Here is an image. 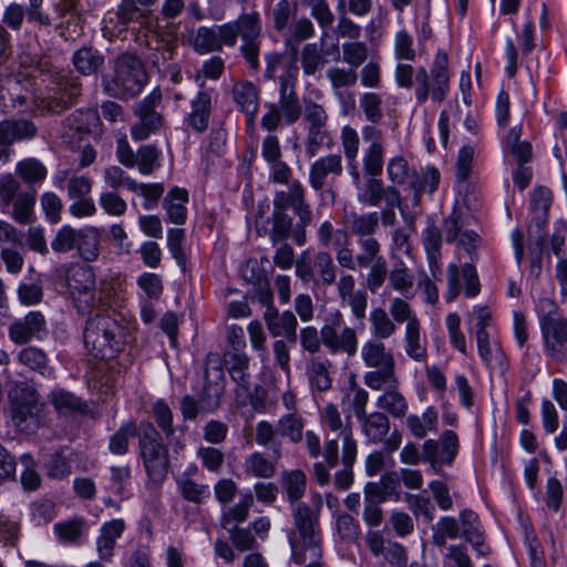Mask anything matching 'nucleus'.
I'll return each instance as SVG.
<instances>
[{
	"mask_svg": "<svg viewBox=\"0 0 567 567\" xmlns=\"http://www.w3.org/2000/svg\"><path fill=\"white\" fill-rule=\"evenodd\" d=\"M38 133L37 125L29 120H3L0 122V162L11 157V145L16 141L32 140Z\"/></svg>",
	"mask_w": 567,
	"mask_h": 567,
	"instance_id": "obj_17",
	"label": "nucleus"
},
{
	"mask_svg": "<svg viewBox=\"0 0 567 567\" xmlns=\"http://www.w3.org/2000/svg\"><path fill=\"white\" fill-rule=\"evenodd\" d=\"M540 330L547 355L561 361L566 355L567 318L564 316L549 318V320L540 323Z\"/></svg>",
	"mask_w": 567,
	"mask_h": 567,
	"instance_id": "obj_21",
	"label": "nucleus"
},
{
	"mask_svg": "<svg viewBox=\"0 0 567 567\" xmlns=\"http://www.w3.org/2000/svg\"><path fill=\"white\" fill-rule=\"evenodd\" d=\"M188 202V193L184 188L174 187L163 200V206L167 213V219L176 225H183L186 221L187 210L185 204Z\"/></svg>",
	"mask_w": 567,
	"mask_h": 567,
	"instance_id": "obj_34",
	"label": "nucleus"
},
{
	"mask_svg": "<svg viewBox=\"0 0 567 567\" xmlns=\"http://www.w3.org/2000/svg\"><path fill=\"white\" fill-rule=\"evenodd\" d=\"M72 63L80 74L90 76L103 69L105 58L97 49L82 47L73 53Z\"/></svg>",
	"mask_w": 567,
	"mask_h": 567,
	"instance_id": "obj_29",
	"label": "nucleus"
},
{
	"mask_svg": "<svg viewBox=\"0 0 567 567\" xmlns=\"http://www.w3.org/2000/svg\"><path fill=\"white\" fill-rule=\"evenodd\" d=\"M358 421L360 422L361 432L369 443L383 444L388 453H392L400 447L402 435L398 430L389 434L391 423L385 413L374 411Z\"/></svg>",
	"mask_w": 567,
	"mask_h": 567,
	"instance_id": "obj_13",
	"label": "nucleus"
},
{
	"mask_svg": "<svg viewBox=\"0 0 567 567\" xmlns=\"http://www.w3.org/2000/svg\"><path fill=\"white\" fill-rule=\"evenodd\" d=\"M359 254L357 255V262L359 269H367L378 259H384L381 252V244L374 237H365L358 239Z\"/></svg>",
	"mask_w": 567,
	"mask_h": 567,
	"instance_id": "obj_48",
	"label": "nucleus"
},
{
	"mask_svg": "<svg viewBox=\"0 0 567 567\" xmlns=\"http://www.w3.org/2000/svg\"><path fill=\"white\" fill-rule=\"evenodd\" d=\"M534 216L528 227V243L529 245H536L539 249L546 244V225L548 220V213L546 212H533Z\"/></svg>",
	"mask_w": 567,
	"mask_h": 567,
	"instance_id": "obj_63",
	"label": "nucleus"
},
{
	"mask_svg": "<svg viewBox=\"0 0 567 567\" xmlns=\"http://www.w3.org/2000/svg\"><path fill=\"white\" fill-rule=\"evenodd\" d=\"M161 102L162 94L158 90L153 91L140 102L136 109L140 121L131 130L132 137L135 141L146 140L163 125V116L156 110Z\"/></svg>",
	"mask_w": 567,
	"mask_h": 567,
	"instance_id": "obj_15",
	"label": "nucleus"
},
{
	"mask_svg": "<svg viewBox=\"0 0 567 567\" xmlns=\"http://www.w3.org/2000/svg\"><path fill=\"white\" fill-rule=\"evenodd\" d=\"M422 243L427 255L430 269L433 276H435L436 271L440 269L439 259L441 257L442 246L441 230L434 224L429 225L422 234Z\"/></svg>",
	"mask_w": 567,
	"mask_h": 567,
	"instance_id": "obj_39",
	"label": "nucleus"
},
{
	"mask_svg": "<svg viewBox=\"0 0 567 567\" xmlns=\"http://www.w3.org/2000/svg\"><path fill=\"white\" fill-rule=\"evenodd\" d=\"M404 350L409 358L423 362L427 358L425 340L421 337V323L404 328Z\"/></svg>",
	"mask_w": 567,
	"mask_h": 567,
	"instance_id": "obj_44",
	"label": "nucleus"
},
{
	"mask_svg": "<svg viewBox=\"0 0 567 567\" xmlns=\"http://www.w3.org/2000/svg\"><path fill=\"white\" fill-rule=\"evenodd\" d=\"M361 359L367 367L374 369L363 375V382L368 388L379 391L386 383H399L394 355L382 340L365 341L361 347Z\"/></svg>",
	"mask_w": 567,
	"mask_h": 567,
	"instance_id": "obj_6",
	"label": "nucleus"
},
{
	"mask_svg": "<svg viewBox=\"0 0 567 567\" xmlns=\"http://www.w3.org/2000/svg\"><path fill=\"white\" fill-rule=\"evenodd\" d=\"M296 276L313 291H323L336 284L338 266L327 250H319L312 257L303 252L296 260Z\"/></svg>",
	"mask_w": 567,
	"mask_h": 567,
	"instance_id": "obj_7",
	"label": "nucleus"
},
{
	"mask_svg": "<svg viewBox=\"0 0 567 567\" xmlns=\"http://www.w3.org/2000/svg\"><path fill=\"white\" fill-rule=\"evenodd\" d=\"M313 214L306 200V190L299 181H293L288 190L277 192L274 197V210L269 219L271 227L265 228L272 246H278L274 262L281 269H290L295 261V250L287 243L291 238L301 247L307 243V228Z\"/></svg>",
	"mask_w": 567,
	"mask_h": 567,
	"instance_id": "obj_1",
	"label": "nucleus"
},
{
	"mask_svg": "<svg viewBox=\"0 0 567 567\" xmlns=\"http://www.w3.org/2000/svg\"><path fill=\"white\" fill-rule=\"evenodd\" d=\"M390 315L394 322L404 323L405 327H413L420 322L411 306L402 298H394L390 305Z\"/></svg>",
	"mask_w": 567,
	"mask_h": 567,
	"instance_id": "obj_60",
	"label": "nucleus"
},
{
	"mask_svg": "<svg viewBox=\"0 0 567 567\" xmlns=\"http://www.w3.org/2000/svg\"><path fill=\"white\" fill-rule=\"evenodd\" d=\"M252 505V494L250 492L243 494L237 504L223 511L220 516V526L224 529H230L234 526H239V524L247 520Z\"/></svg>",
	"mask_w": 567,
	"mask_h": 567,
	"instance_id": "obj_35",
	"label": "nucleus"
},
{
	"mask_svg": "<svg viewBox=\"0 0 567 567\" xmlns=\"http://www.w3.org/2000/svg\"><path fill=\"white\" fill-rule=\"evenodd\" d=\"M368 58V47L364 42L353 41L342 44V59L355 70Z\"/></svg>",
	"mask_w": 567,
	"mask_h": 567,
	"instance_id": "obj_64",
	"label": "nucleus"
},
{
	"mask_svg": "<svg viewBox=\"0 0 567 567\" xmlns=\"http://www.w3.org/2000/svg\"><path fill=\"white\" fill-rule=\"evenodd\" d=\"M327 78L331 83L334 94L343 101L342 89L354 86L358 81V73L353 69L332 66L327 70Z\"/></svg>",
	"mask_w": 567,
	"mask_h": 567,
	"instance_id": "obj_46",
	"label": "nucleus"
},
{
	"mask_svg": "<svg viewBox=\"0 0 567 567\" xmlns=\"http://www.w3.org/2000/svg\"><path fill=\"white\" fill-rule=\"evenodd\" d=\"M371 332L375 340H384L392 337L396 331L393 319L390 318L384 308H373L369 317Z\"/></svg>",
	"mask_w": 567,
	"mask_h": 567,
	"instance_id": "obj_45",
	"label": "nucleus"
},
{
	"mask_svg": "<svg viewBox=\"0 0 567 567\" xmlns=\"http://www.w3.org/2000/svg\"><path fill=\"white\" fill-rule=\"evenodd\" d=\"M138 433L135 422L128 421L122 424L110 439L109 449L111 453L116 455L126 454L128 451V440L138 435Z\"/></svg>",
	"mask_w": 567,
	"mask_h": 567,
	"instance_id": "obj_51",
	"label": "nucleus"
},
{
	"mask_svg": "<svg viewBox=\"0 0 567 567\" xmlns=\"http://www.w3.org/2000/svg\"><path fill=\"white\" fill-rule=\"evenodd\" d=\"M277 107L287 125L297 123L303 111V101H300L296 92L295 82L286 76L280 78L279 102Z\"/></svg>",
	"mask_w": 567,
	"mask_h": 567,
	"instance_id": "obj_24",
	"label": "nucleus"
},
{
	"mask_svg": "<svg viewBox=\"0 0 567 567\" xmlns=\"http://www.w3.org/2000/svg\"><path fill=\"white\" fill-rule=\"evenodd\" d=\"M50 396L53 406L61 414H82L87 410V404L81 398L63 389L53 390Z\"/></svg>",
	"mask_w": 567,
	"mask_h": 567,
	"instance_id": "obj_38",
	"label": "nucleus"
},
{
	"mask_svg": "<svg viewBox=\"0 0 567 567\" xmlns=\"http://www.w3.org/2000/svg\"><path fill=\"white\" fill-rule=\"evenodd\" d=\"M147 80L142 60L135 54L123 53L114 62L113 76L104 78L103 89L110 96L128 100L143 91Z\"/></svg>",
	"mask_w": 567,
	"mask_h": 567,
	"instance_id": "obj_4",
	"label": "nucleus"
},
{
	"mask_svg": "<svg viewBox=\"0 0 567 567\" xmlns=\"http://www.w3.org/2000/svg\"><path fill=\"white\" fill-rule=\"evenodd\" d=\"M389 284L405 298L414 296V277L403 261L396 262L389 271Z\"/></svg>",
	"mask_w": 567,
	"mask_h": 567,
	"instance_id": "obj_41",
	"label": "nucleus"
},
{
	"mask_svg": "<svg viewBox=\"0 0 567 567\" xmlns=\"http://www.w3.org/2000/svg\"><path fill=\"white\" fill-rule=\"evenodd\" d=\"M68 288L78 311L89 315L93 310L112 307L115 292L113 287L102 281L96 287L95 274L91 267H79L68 277Z\"/></svg>",
	"mask_w": 567,
	"mask_h": 567,
	"instance_id": "obj_3",
	"label": "nucleus"
},
{
	"mask_svg": "<svg viewBox=\"0 0 567 567\" xmlns=\"http://www.w3.org/2000/svg\"><path fill=\"white\" fill-rule=\"evenodd\" d=\"M41 410L38 393L30 386L17 389L11 396L12 421L22 432L32 433L39 427Z\"/></svg>",
	"mask_w": 567,
	"mask_h": 567,
	"instance_id": "obj_12",
	"label": "nucleus"
},
{
	"mask_svg": "<svg viewBox=\"0 0 567 567\" xmlns=\"http://www.w3.org/2000/svg\"><path fill=\"white\" fill-rule=\"evenodd\" d=\"M389 386L377 400V406L383 413L394 419H402L406 415L409 403L406 398L398 390L399 383H386Z\"/></svg>",
	"mask_w": 567,
	"mask_h": 567,
	"instance_id": "obj_28",
	"label": "nucleus"
},
{
	"mask_svg": "<svg viewBox=\"0 0 567 567\" xmlns=\"http://www.w3.org/2000/svg\"><path fill=\"white\" fill-rule=\"evenodd\" d=\"M303 420L296 412L282 415L277 424V433L287 436L292 443H299L302 440Z\"/></svg>",
	"mask_w": 567,
	"mask_h": 567,
	"instance_id": "obj_50",
	"label": "nucleus"
},
{
	"mask_svg": "<svg viewBox=\"0 0 567 567\" xmlns=\"http://www.w3.org/2000/svg\"><path fill=\"white\" fill-rule=\"evenodd\" d=\"M478 353L482 360L491 368L497 369L501 373H505L508 367L507 358L499 344L492 347L489 336L476 339Z\"/></svg>",
	"mask_w": 567,
	"mask_h": 567,
	"instance_id": "obj_40",
	"label": "nucleus"
},
{
	"mask_svg": "<svg viewBox=\"0 0 567 567\" xmlns=\"http://www.w3.org/2000/svg\"><path fill=\"white\" fill-rule=\"evenodd\" d=\"M76 247L80 257L85 261H94L100 254L101 233L95 227L79 229Z\"/></svg>",
	"mask_w": 567,
	"mask_h": 567,
	"instance_id": "obj_36",
	"label": "nucleus"
},
{
	"mask_svg": "<svg viewBox=\"0 0 567 567\" xmlns=\"http://www.w3.org/2000/svg\"><path fill=\"white\" fill-rule=\"evenodd\" d=\"M340 320L337 319L330 323H326L321 328L322 344L332 353H346L354 355L358 348V336L353 328L344 327L341 331Z\"/></svg>",
	"mask_w": 567,
	"mask_h": 567,
	"instance_id": "obj_18",
	"label": "nucleus"
},
{
	"mask_svg": "<svg viewBox=\"0 0 567 567\" xmlns=\"http://www.w3.org/2000/svg\"><path fill=\"white\" fill-rule=\"evenodd\" d=\"M339 436L342 439V464L343 468L334 474L333 483L340 491L350 488L353 484L352 466L357 457V442L353 439L352 429H344Z\"/></svg>",
	"mask_w": 567,
	"mask_h": 567,
	"instance_id": "obj_22",
	"label": "nucleus"
},
{
	"mask_svg": "<svg viewBox=\"0 0 567 567\" xmlns=\"http://www.w3.org/2000/svg\"><path fill=\"white\" fill-rule=\"evenodd\" d=\"M281 485L288 501L296 504L305 495L307 476L301 470L285 471L281 474Z\"/></svg>",
	"mask_w": 567,
	"mask_h": 567,
	"instance_id": "obj_42",
	"label": "nucleus"
},
{
	"mask_svg": "<svg viewBox=\"0 0 567 567\" xmlns=\"http://www.w3.org/2000/svg\"><path fill=\"white\" fill-rule=\"evenodd\" d=\"M152 414L167 445L176 453L182 451L185 446L183 442L185 427L174 426V413L169 405L164 400H157L152 405Z\"/></svg>",
	"mask_w": 567,
	"mask_h": 567,
	"instance_id": "obj_20",
	"label": "nucleus"
},
{
	"mask_svg": "<svg viewBox=\"0 0 567 567\" xmlns=\"http://www.w3.org/2000/svg\"><path fill=\"white\" fill-rule=\"evenodd\" d=\"M302 121L307 131L306 154L315 157L329 137V115L323 105L310 97H303Z\"/></svg>",
	"mask_w": 567,
	"mask_h": 567,
	"instance_id": "obj_11",
	"label": "nucleus"
},
{
	"mask_svg": "<svg viewBox=\"0 0 567 567\" xmlns=\"http://www.w3.org/2000/svg\"><path fill=\"white\" fill-rule=\"evenodd\" d=\"M291 560L300 567H324L322 547L291 549Z\"/></svg>",
	"mask_w": 567,
	"mask_h": 567,
	"instance_id": "obj_61",
	"label": "nucleus"
},
{
	"mask_svg": "<svg viewBox=\"0 0 567 567\" xmlns=\"http://www.w3.org/2000/svg\"><path fill=\"white\" fill-rule=\"evenodd\" d=\"M140 455L148 477L161 483L167 475L169 445L162 442L158 430L151 423L142 425L138 433Z\"/></svg>",
	"mask_w": 567,
	"mask_h": 567,
	"instance_id": "obj_8",
	"label": "nucleus"
},
{
	"mask_svg": "<svg viewBox=\"0 0 567 567\" xmlns=\"http://www.w3.org/2000/svg\"><path fill=\"white\" fill-rule=\"evenodd\" d=\"M16 173L27 185L32 186L47 178L48 169L38 158L28 157L17 163Z\"/></svg>",
	"mask_w": 567,
	"mask_h": 567,
	"instance_id": "obj_43",
	"label": "nucleus"
},
{
	"mask_svg": "<svg viewBox=\"0 0 567 567\" xmlns=\"http://www.w3.org/2000/svg\"><path fill=\"white\" fill-rule=\"evenodd\" d=\"M360 107L365 118L373 124L379 123L383 117L382 97L378 93H363L360 97Z\"/></svg>",
	"mask_w": 567,
	"mask_h": 567,
	"instance_id": "obj_62",
	"label": "nucleus"
},
{
	"mask_svg": "<svg viewBox=\"0 0 567 567\" xmlns=\"http://www.w3.org/2000/svg\"><path fill=\"white\" fill-rule=\"evenodd\" d=\"M107 309L97 310L87 319L83 331V341L92 357L109 360L120 353L125 346L124 327L109 315Z\"/></svg>",
	"mask_w": 567,
	"mask_h": 567,
	"instance_id": "obj_2",
	"label": "nucleus"
},
{
	"mask_svg": "<svg viewBox=\"0 0 567 567\" xmlns=\"http://www.w3.org/2000/svg\"><path fill=\"white\" fill-rule=\"evenodd\" d=\"M124 529L125 523L122 519H113L102 526L101 535L97 538V551L101 559H111L116 539L121 537Z\"/></svg>",
	"mask_w": 567,
	"mask_h": 567,
	"instance_id": "obj_33",
	"label": "nucleus"
},
{
	"mask_svg": "<svg viewBox=\"0 0 567 567\" xmlns=\"http://www.w3.org/2000/svg\"><path fill=\"white\" fill-rule=\"evenodd\" d=\"M177 486L184 499L200 504L210 495L209 486L206 484H198L189 477H182L177 481Z\"/></svg>",
	"mask_w": 567,
	"mask_h": 567,
	"instance_id": "obj_52",
	"label": "nucleus"
},
{
	"mask_svg": "<svg viewBox=\"0 0 567 567\" xmlns=\"http://www.w3.org/2000/svg\"><path fill=\"white\" fill-rule=\"evenodd\" d=\"M243 44L240 52L251 70L259 69L261 21L258 12L243 13L235 21Z\"/></svg>",
	"mask_w": 567,
	"mask_h": 567,
	"instance_id": "obj_14",
	"label": "nucleus"
},
{
	"mask_svg": "<svg viewBox=\"0 0 567 567\" xmlns=\"http://www.w3.org/2000/svg\"><path fill=\"white\" fill-rule=\"evenodd\" d=\"M342 174V156L340 154H328L311 163L308 182L315 192H320L326 187L331 188Z\"/></svg>",
	"mask_w": 567,
	"mask_h": 567,
	"instance_id": "obj_16",
	"label": "nucleus"
},
{
	"mask_svg": "<svg viewBox=\"0 0 567 567\" xmlns=\"http://www.w3.org/2000/svg\"><path fill=\"white\" fill-rule=\"evenodd\" d=\"M229 534V539L233 546L239 551H252L259 547L256 536L251 532V528L234 526L230 529H226Z\"/></svg>",
	"mask_w": 567,
	"mask_h": 567,
	"instance_id": "obj_56",
	"label": "nucleus"
},
{
	"mask_svg": "<svg viewBox=\"0 0 567 567\" xmlns=\"http://www.w3.org/2000/svg\"><path fill=\"white\" fill-rule=\"evenodd\" d=\"M473 157V147L464 146L461 148L456 161V183L460 193L470 192V184L467 183V179L472 171Z\"/></svg>",
	"mask_w": 567,
	"mask_h": 567,
	"instance_id": "obj_49",
	"label": "nucleus"
},
{
	"mask_svg": "<svg viewBox=\"0 0 567 567\" xmlns=\"http://www.w3.org/2000/svg\"><path fill=\"white\" fill-rule=\"evenodd\" d=\"M379 176H369L362 193L359 194V200L365 205L377 207L383 200L388 205L398 203L400 192L395 186H385Z\"/></svg>",
	"mask_w": 567,
	"mask_h": 567,
	"instance_id": "obj_25",
	"label": "nucleus"
},
{
	"mask_svg": "<svg viewBox=\"0 0 567 567\" xmlns=\"http://www.w3.org/2000/svg\"><path fill=\"white\" fill-rule=\"evenodd\" d=\"M331 362L312 358L307 362L306 374L311 389L326 392L332 386V378L330 374Z\"/></svg>",
	"mask_w": 567,
	"mask_h": 567,
	"instance_id": "obj_32",
	"label": "nucleus"
},
{
	"mask_svg": "<svg viewBox=\"0 0 567 567\" xmlns=\"http://www.w3.org/2000/svg\"><path fill=\"white\" fill-rule=\"evenodd\" d=\"M292 517L297 532L289 536L290 548L322 547L319 512L306 503H298L292 508Z\"/></svg>",
	"mask_w": 567,
	"mask_h": 567,
	"instance_id": "obj_10",
	"label": "nucleus"
},
{
	"mask_svg": "<svg viewBox=\"0 0 567 567\" xmlns=\"http://www.w3.org/2000/svg\"><path fill=\"white\" fill-rule=\"evenodd\" d=\"M13 208L11 216L12 218L21 224L28 225L33 221V207L35 204V190L22 192L12 202Z\"/></svg>",
	"mask_w": 567,
	"mask_h": 567,
	"instance_id": "obj_47",
	"label": "nucleus"
},
{
	"mask_svg": "<svg viewBox=\"0 0 567 567\" xmlns=\"http://www.w3.org/2000/svg\"><path fill=\"white\" fill-rule=\"evenodd\" d=\"M224 370L219 358L209 354L206 360L205 383L196 400L193 395L186 394L179 401V410L184 421H195L200 413L213 412L218 409L219 398L223 393Z\"/></svg>",
	"mask_w": 567,
	"mask_h": 567,
	"instance_id": "obj_5",
	"label": "nucleus"
},
{
	"mask_svg": "<svg viewBox=\"0 0 567 567\" xmlns=\"http://www.w3.org/2000/svg\"><path fill=\"white\" fill-rule=\"evenodd\" d=\"M300 63L303 73L308 76L313 75L326 63L317 43H308L302 48Z\"/></svg>",
	"mask_w": 567,
	"mask_h": 567,
	"instance_id": "obj_54",
	"label": "nucleus"
},
{
	"mask_svg": "<svg viewBox=\"0 0 567 567\" xmlns=\"http://www.w3.org/2000/svg\"><path fill=\"white\" fill-rule=\"evenodd\" d=\"M276 456L274 460L268 458L261 452H254L248 455L244 461V472L248 476L258 478H271L277 472V460L280 456L278 450L275 451Z\"/></svg>",
	"mask_w": 567,
	"mask_h": 567,
	"instance_id": "obj_30",
	"label": "nucleus"
},
{
	"mask_svg": "<svg viewBox=\"0 0 567 567\" xmlns=\"http://www.w3.org/2000/svg\"><path fill=\"white\" fill-rule=\"evenodd\" d=\"M405 423L411 434L415 439L421 440L424 439L429 432L437 431L439 415L433 406H429L423 412L422 416L410 414Z\"/></svg>",
	"mask_w": 567,
	"mask_h": 567,
	"instance_id": "obj_37",
	"label": "nucleus"
},
{
	"mask_svg": "<svg viewBox=\"0 0 567 567\" xmlns=\"http://www.w3.org/2000/svg\"><path fill=\"white\" fill-rule=\"evenodd\" d=\"M53 90L71 107L78 103V100L81 96L82 83L76 76H63L59 80Z\"/></svg>",
	"mask_w": 567,
	"mask_h": 567,
	"instance_id": "obj_59",
	"label": "nucleus"
},
{
	"mask_svg": "<svg viewBox=\"0 0 567 567\" xmlns=\"http://www.w3.org/2000/svg\"><path fill=\"white\" fill-rule=\"evenodd\" d=\"M415 78L417 83L415 99L419 104L425 103L430 94L434 102H443L450 89L449 56L446 52L439 50L431 73L429 74L424 66H420L416 70Z\"/></svg>",
	"mask_w": 567,
	"mask_h": 567,
	"instance_id": "obj_9",
	"label": "nucleus"
},
{
	"mask_svg": "<svg viewBox=\"0 0 567 567\" xmlns=\"http://www.w3.org/2000/svg\"><path fill=\"white\" fill-rule=\"evenodd\" d=\"M19 361L30 370L37 371L44 375L49 370L47 354L35 347H27L19 353Z\"/></svg>",
	"mask_w": 567,
	"mask_h": 567,
	"instance_id": "obj_57",
	"label": "nucleus"
},
{
	"mask_svg": "<svg viewBox=\"0 0 567 567\" xmlns=\"http://www.w3.org/2000/svg\"><path fill=\"white\" fill-rule=\"evenodd\" d=\"M233 99L237 106L247 115V121L252 124L259 106V91L249 81L236 82L231 90Z\"/></svg>",
	"mask_w": 567,
	"mask_h": 567,
	"instance_id": "obj_27",
	"label": "nucleus"
},
{
	"mask_svg": "<svg viewBox=\"0 0 567 567\" xmlns=\"http://www.w3.org/2000/svg\"><path fill=\"white\" fill-rule=\"evenodd\" d=\"M47 321L39 311H31L21 319L14 320L9 327L10 339L17 344L28 343L32 338L40 337L44 332Z\"/></svg>",
	"mask_w": 567,
	"mask_h": 567,
	"instance_id": "obj_23",
	"label": "nucleus"
},
{
	"mask_svg": "<svg viewBox=\"0 0 567 567\" xmlns=\"http://www.w3.org/2000/svg\"><path fill=\"white\" fill-rule=\"evenodd\" d=\"M79 229L70 225L62 226L51 240V248L56 254H66L76 247Z\"/></svg>",
	"mask_w": 567,
	"mask_h": 567,
	"instance_id": "obj_58",
	"label": "nucleus"
},
{
	"mask_svg": "<svg viewBox=\"0 0 567 567\" xmlns=\"http://www.w3.org/2000/svg\"><path fill=\"white\" fill-rule=\"evenodd\" d=\"M86 522L82 517L61 522L54 525V532L62 543H76L81 537Z\"/></svg>",
	"mask_w": 567,
	"mask_h": 567,
	"instance_id": "obj_55",
	"label": "nucleus"
},
{
	"mask_svg": "<svg viewBox=\"0 0 567 567\" xmlns=\"http://www.w3.org/2000/svg\"><path fill=\"white\" fill-rule=\"evenodd\" d=\"M212 113V92L202 90L190 101V112L185 117V124L196 133H204L209 125Z\"/></svg>",
	"mask_w": 567,
	"mask_h": 567,
	"instance_id": "obj_26",
	"label": "nucleus"
},
{
	"mask_svg": "<svg viewBox=\"0 0 567 567\" xmlns=\"http://www.w3.org/2000/svg\"><path fill=\"white\" fill-rule=\"evenodd\" d=\"M382 131L374 125L362 128V138L369 146L363 151V172L365 176H380L383 171L384 147L381 143Z\"/></svg>",
	"mask_w": 567,
	"mask_h": 567,
	"instance_id": "obj_19",
	"label": "nucleus"
},
{
	"mask_svg": "<svg viewBox=\"0 0 567 567\" xmlns=\"http://www.w3.org/2000/svg\"><path fill=\"white\" fill-rule=\"evenodd\" d=\"M343 223L358 239L373 237L372 235L379 228V213L358 214L355 212H349L346 213Z\"/></svg>",
	"mask_w": 567,
	"mask_h": 567,
	"instance_id": "obj_31",
	"label": "nucleus"
},
{
	"mask_svg": "<svg viewBox=\"0 0 567 567\" xmlns=\"http://www.w3.org/2000/svg\"><path fill=\"white\" fill-rule=\"evenodd\" d=\"M522 131L519 127H513L507 134V145L511 154L518 164H525L532 158V145L526 141H520Z\"/></svg>",
	"mask_w": 567,
	"mask_h": 567,
	"instance_id": "obj_53",
	"label": "nucleus"
}]
</instances>
